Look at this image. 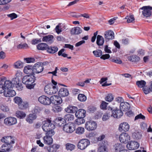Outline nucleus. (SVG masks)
Masks as SVG:
<instances>
[{"instance_id": "38", "label": "nucleus", "mask_w": 152, "mask_h": 152, "mask_svg": "<svg viewBox=\"0 0 152 152\" xmlns=\"http://www.w3.org/2000/svg\"><path fill=\"white\" fill-rule=\"evenodd\" d=\"M114 147L115 148V151L116 152L119 151V152L121 150H123L124 148V146L122 144L120 143H117L115 144L114 145Z\"/></svg>"}, {"instance_id": "9", "label": "nucleus", "mask_w": 152, "mask_h": 152, "mask_svg": "<svg viewBox=\"0 0 152 152\" xmlns=\"http://www.w3.org/2000/svg\"><path fill=\"white\" fill-rule=\"evenodd\" d=\"M38 100L41 104L45 105H49L52 102L49 97L45 95L40 96L38 99Z\"/></svg>"}, {"instance_id": "39", "label": "nucleus", "mask_w": 152, "mask_h": 152, "mask_svg": "<svg viewBox=\"0 0 152 152\" xmlns=\"http://www.w3.org/2000/svg\"><path fill=\"white\" fill-rule=\"evenodd\" d=\"M74 118L75 116L73 115L69 114L65 115L64 117L65 122L72 121L74 120Z\"/></svg>"}, {"instance_id": "11", "label": "nucleus", "mask_w": 152, "mask_h": 152, "mask_svg": "<svg viewBox=\"0 0 152 152\" xmlns=\"http://www.w3.org/2000/svg\"><path fill=\"white\" fill-rule=\"evenodd\" d=\"M140 146L139 144L135 141H131L126 145L127 148L129 150H134L138 148Z\"/></svg>"}, {"instance_id": "4", "label": "nucleus", "mask_w": 152, "mask_h": 152, "mask_svg": "<svg viewBox=\"0 0 152 152\" xmlns=\"http://www.w3.org/2000/svg\"><path fill=\"white\" fill-rule=\"evenodd\" d=\"M58 86H53L51 84L46 85L45 87L44 91L48 94L52 95L55 94L58 91Z\"/></svg>"}, {"instance_id": "17", "label": "nucleus", "mask_w": 152, "mask_h": 152, "mask_svg": "<svg viewBox=\"0 0 152 152\" xmlns=\"http://www.w3.org/2000/svg\"><path fill=\"white\" fill-rule=\"evenodd\" d=\"M83 30L79 27H75L70 30V33L72 35H79L82 33Z\"/></svg>"}, {"instance_id": "8", "label": "nucleus", "mask_w": 152, "mask_h": 152, "mask_svg": "<svg viewBox=\"0 0 152 152\" xmlns=\"http://www.w3.org/2000/svg\"><path fill=\"white\" fill-rule=\"evenodd\" d=\"M85 125V128L89 131L94 130L97 127V124L96 122L91 120L87 121Z\"/></svg>"}, {"instance_id": "47", "label": "nucleus", "mask_w": 152, "mask_h": 152, "mask_svg": "<svg viewBox=\"0 0 152 152\" xmlns=\"http://www.w3.org/2000/svg\"><path fill=\"white\" fill-rule=\"evenodd\" d=\"M66 148L67 150L72 151L75 148V145L73 144L67 143L66 145Z\"/></svg>"}, {"instance_id": "32", "label": "nucleus", "mask_w": 152, "mask_h": 152, "mask_svg": "<svg viewBox=\"0 0 152 152\" xmlns=\"http://www.w3.org/2000/svg\"><path fill=\"white\" fill-rule=\"evenodd\" d=\"M12 81L14 86H19V73L18 71L16 73L15 77L12 79Z\"/></svg>"}, {"instance_id": "23", "label": "nucleus", "mask_w": 152, "mask_h": 152, "mask_svg": "<svg viewBox=\"0 0 152 152\" xmlns=\"http://www.w3.org/2000/svg\"><path fill=\"white\" fill-rule=\"evenodd\" d=\"M56 124L59 127L64 126L66 122L64 118L59 117L56 118L55 120Z\"/></svg>"}, {"instance_id": "16", "label": "nucleus", "mask_w": 152, "mask_h": 152, "mask_svg": "<svg viewBox=\"0 0 152 152\" xmlns=\"http://www.w3.org/2000/svg\"><path fill=\"white\" fill-rule=\"evenodd\" d=\"M129 129V126L126 122H124L120 124L119 130L121 132H126L128 131Z\"/></svg>"}, {"instance_id": "35", "label": "nucleus", "mask_w": 152, "mask_h": 152, "mask_svg": "<svg viewBox=\"0 0 152 152\" xmlns=\"http://www.w3.org/2000/svg\"><path fill=\"white\" fill-rule=\"evenodd\" d=\"M128 59L132 62H137L140 60V58L135 55H132L128 57Z\"/></svg>"}, {"instance_id": "59", "label": "nucleus", "mask_w": 152, "mask_h": 152, "mask_svg": "<svg viewBox=\"0 0 152 152\" xmlns=\"http://www.w3.org/2000/svg\"><path fill=\"white\" fill-rule=\"evenodd\" d=\"M42 110L41 108L38 106H36L34 109V112L35 113H39Z\"/></svg>"}, {"instance_id": "2", "label": "nucleus", "mask_w": 152, "mask_h": 152, "mask_svg": "<svg viewBox=\"0 0 152 152\" xmlns=\"http://www.w3.org/2000/svg\"><path fill=\"white\" fill-rule=\"evenodd\" d=\"M108 111L110 113L111 117L115 118H119L122 116L123 115V111L117 107H109Z\"/></svg>"}, {"instance_id": "48", "label": "nucleus", "mask_w": 152, "mask_h": 152, "mask_svg": "<svg viewBox=\"0 0 152 152\" xmlns=\"http://www.w3.org/2000/svg\"><path fill=\"white\" fill-rule=\"evenodd\" d=\"M78 118L75 121L76 123L78 125H80L84 123L85 120L84 118Z\"/></svg>"}, {"instance_id": "12", "label": "nucleus", "mask_w": 152, "mask_h": 152, "mask_svg": "<svg viewBox=\"0 0 152 152\" xmlns=\"http://www.w3.org/2000/svg\"><path fill=\"white\" fill-rule=\"evenodd\" d=\"M17 122L16 118L12 117H7L5 118L4 120V123L6 125L10 126L15 124Z\"/></svg>"}, {"instance_id": "41", "label": "nucleus", "mask_w": 152, "mask_h": 152, "mask_svg": "<svg viewBox=\"0 0 152 152\" xmlns=\"http://www.w3.org/2000/svg\"><path fill=\"white\" fill-rule=\"evenodd\" d=\"M62 110V107L58 105H54L52 107V110L55 113H58L61 112Z\"/></svg>"}, {"instance_id": "64", "label": "nucleus", "mask_w": 152, "mask_h": 152, "mask_svg": "<svg viewBox=\"0 0 152 152\" xmlns=\"http://www.w3.org/2000/svg\"><path fill=\"white\" fill-rule=\"evenodd\" d=\"M110 57V55L109 54H105L101 56L100 58L105 60L109 58Z\"/></svg>"}, {"instance_id": "46", "label": "nucleus", "mask_w": 152, "mask_h": 152, "mask_svg": "<svg viewBox=\"0 0 152 152\" xmlns=\"http://www.w3.org/2000/svg\"><path fill=\"white\" fill-rule=\"evenodd\" d=\"M84 132V128L81 127H79L76 129L75 133L79 134H81Z\"/></svg>"}, {"instance_id": "57", "label": "nucleus", "mask_w": 152, "mask_h": 152, "mask_svg": "<svg viewBox=\"0 0 152 152\" xmlns=\"http://www.w3.org/2000/svg\"><path fill=\"white\" fill-rule=\"evenodd\" d=\"M107 104L108 103L104 101H102L100 106V108L103 110L106 109Z\"/></svg>"}, {"instance_id": "56", "label": "nucleus", "mask_w": 152, "mask_h": 152, "mask_svg": "<svg viewBox=\"0 0 152 152\" xmlns=\"http://www.w3.org/2000/svg\"><path fill=\"white\" fill-rule=\"evenodd\" d=\"M7 15L8 17L10 18V19L11 20L16 18L18 17L17 15L14 13L8 14Z\"/></svg>"}, {"instance_id": "27", "label": "nucleus", "mask_w": 152, "mask_h": 152, "mask_svg": "<svg viewBox=\"0 0 152 152\" xmlns=\"http://www.w3.org/2000/svg\"><path fill=\"white\" fill-rule=\"evenodd\" d=\"M60 96L54 95L51 97V98L53 97L52 102H53L54 104H58L62 103V100Z\"/></svg>"}, {"instance_id": "6", "label": "nucleus", "mask_w": 152, "mask_h": 152, "mask_svg": "<svg viewBox=\"0 0 152 152\" xmlns=\"http://www.w3.org/2000/svg\"><path fill=\"white\" fill-rule=\"evenodd\" d=\"M44 63L38 62L33 66V72L35 75V74L41 73L44 70L43 65Z\"/></svg>"}, {"instance_id": "63", "label": "nucleus", "mask_w": 152, "mask_h": 152, "mask_svg": "<svg viewBox=\"0 0 152 152\" xmlns=\"http://www.w3.org/2000/svg\"><path fill=\"white\" fill-rule=\"evenodd\" d=\"M111 59L112 61L115 63L120 64L122 63V61L120 59H115L114 58H111Z\"/></svg>"}, {"instance_id": "5", "label": "nucleus", "mask_w": 152, "mask_h": 152, "mask_svg": "<svg viewBox=\"0 0 152 152\" xmlns=\"http://www.w3.org/2000/svg\"><path fill=\"white\" fill-rule=\"evenodd\" d=\"M141 10L144 17L147 18L151 17L152 14V7L149 6H144L139 9L140 13Z\"/></svg>"}, {"instance_id": "37", "label": "nucleus", "mask_w": 152, "mask_h": 152, "mask_svg": "<svg viewBox=\"0 0 152 152\" xmlns=\"http://www.w3.org/2000/svg\"><path fill=\"white\" fill-rule=\"evenodd\" d=\"M146 82L144 80L137 81L136 82V84L138 87L140 88H142V89L147 87L146 86Z\"/></svg>"}, {"instance_id": "62", "label": "nucleus", "mask_w": 152, "mask_h": 152, "mask_svg": "<svg viewBox=\"0 0 152 152\" xmlns=\"http://www.w3.org/2000/svg\"><path fill=\"white\" fill-rule=\"evenodd\" d=\"M12 0H0V5H4L10 2Z\"/></svg>"}, {"instance_id": "22", "label": "nucleus", "mask_w": 152, "mask_h": 152, "mask_svg": "<svg viewBox=\"0 0 152 152\" xmlns=\"http://www.w3.org/2000/svg\"><path fill=\"white\" fill-rule=\"evenodd\" d=\"M4 94L6 97H13L16 95V93L15 91L11 89H6L4 91Z\"/></svg>"}, {"instance_id": "40", "label": "nucleus", "mask_w": 152, "mask_h": 152, "mask_svg": "<svg viewBox=\"0 0 152 152\" xmlns=\"http://www.w3.org/2000/svg\"><path fill=\"white\" fill-rule=\"evenodd\" d=\"M150 85L148 88L146 87L142 89L144 93L145 94H148L150 92H152V81L150 82Z\"/></svg>"}, {"instance_id": "10", "label": "nucleus", "mask_w": 152, "mask_h": 152, "mask_svg": "<svg viewBox=\"0 0 152 152\" xmlns=\"http://www.w3.org/2000/svg\"><path fill=\"white\" fill-rule=\"evenodd\" d=\"M63 129L66 133H71L75 130V126L72 123L66 124L64 125Z\"/></svg>"}, {"instance_id": "19", "label": "nucleus", "mask_w": 152, "mask_h": 152, "mask_svg": "<svg viewBox=\"0 0 152 152\" xmlns=\"http://www.w3.org/2000/svg\"><path fill=\"white\" fill-rule=\"evenodd\" d=\"M130 107V104L126 102H124L121 103L120 106V109L122 111H126L129 110Z\"/></svg>"}, {"instance_id": "60", "label": "nucleus", "mask_w": 152, "mask_h": 152, "mask_svg": "<svg viewBox=\"0 0 152 152\" xmlns=\"http://www.w3.org/2000/svg\"><path fill=\"white\" fill-rule=\"evenodd\" d=\"M24 60L26 61L27 63H30L31 62H34L35 61V59L34 58H24Z\"/></svg>"}, {"instance_id": "25", "label": "nucleus", "mask_w": 152, "mask_h": 152, "mask_svg": "<svg viewBox=\"0 0 152 152\" xmlns=\"http://www.w3.org/2000/svg\"><path fill=\"white\" fill-rule=\"evenodd\" d=\"M69 94V91L66 88H63L59 89L58 92L59 96L62 97L66 96Z\"/></svg>"}, {"instance_id": "26", "label": "nucleus", "mask_w": 152, "mask_h": 152, "mask_svg": "<svg viewBox=\"0 0 152 152\" xmlns=\"http://www.w3.org/2000/svg\"><path fill=\"white\" fill-rule=\"evenodd\" d=\"M78 110L77 108L73 106L69 105L65 108V111L68 113H76Z\"/></svg>"}, {"instance_id": "29", "label": "nucleus", "mask_w": 152, "mask_h": 152, "mask_svg": "<svg viewBox=\"0 0 152 152\" xmlns=\"http://www.w3.org/2000/svg\"><path fill=\"white\" fill-rule=\"evenodd\" d=\"M28 107V104L26 101H23L22 99L20 97V109L25 110Z\"/></svg>"}, {"instance_id": "7", "label": "nucleus", "mask_w": 152, "mask_h": 152, "mask_svg": "<svg viewBox=\"0 0 152 152\" xmlns=\"http://www.w3.org/2000/svg\"><path fill=\"white\" fill-rule=\"evenodd\" d=\"M90 144L89 140L86 139L80 140L78 142L77 146L78 148L81 150L85 149Z\"/></svg>"}, {"instance_id": "3", "label": "nucleus", "mask_w": 152, "mask_h": 152, "mask_svg": "<svg viewBox=\"0 0 152 152\" xmlns=\"http://www.w3.org/2000/svg\"><path fill=\"white\" fill-rule=\"evenodd\" d=\"M43 125L42 126V128L44 131H47L49 130L54 129L55 128V126L53 123L51 118H46V120L43 122Z\"/></svg>"}, {"instance_id": "34", "label": "nucleus", "mask_w": 152, "mask_h": 152, "mask_svg": "<svg viewBox=\"0 0 152 152\" xmlns=\"http://www.w3.org/2000/svg\"><path fill=\"white\" fill-rule=\"evenodd\" d=\"M104 42L103 37L101 36L98 35L97 37L96 44L99 46L102 45Z\"/></svg>"}, {"instance_id": "21", "label": "nucleus", "mask_w": 152, "mask_h": 152, "mask_svg": "<svg viewBox=\"0 0 152 152\" xmlns=\"http://www.w3.org/2000/svg\"><path fill=\"white\" fill-rule=\"evenodd\" d=\"M104 37L106 40H108L114 39V34L113 32L111 30L106 31L104 33Z\"/></svg>"}, {"instance_id": "52", "label": "nucleus", "mask_w": 152, "mask_h": 152, "mask_svg": "<svg viewBox=\"0 0 152 152\" xmlns=\"http://www.w3.org/2000/svg\"><path fill=\"white\" fill-rule=\"evenodd\" d=\"M125 19H127V22L128 23L132 22L134 20V15H131L129 16H127Z\"/></svg>"}, {"instance_id": "18", "label": "nucleus", "mask_w": 152, "mask_h": 152, "mask_svg": "<svg viewBox=\"0 0 152 152\" xmlns=\"http://www.w3.org/2000/svg\"><path fill=\"white\" fill-rule=\"evenodd\" d=\"M23 71L27 74L34 75L33 72V66L28 65L25 66L24 67Z\"/></svg>"}, {"instance_id": "28", "label": "nucleus", "mask_w": 152, "mask_h": 152, "mask_svg": "<svg viewBox=\"0 0 152 152\" xmlns=\"http://www.w3.org/2000/svg\"><path fill=\"white\" fill-rule=\"evenodd\" d=\"M3 84L5 90L11 89L14 86L12 81L9 80H5Z\"/></svg>"}, {"instance_id": "14", "label": "nucleus", "mask_w": 152, "mask_h": 152, "mask_svg": "<svg viewBox=\"0 0 152 152\" xmlns=\"http://www.w3.org/2000/svg\"><path fill=\"white\" fill-rule=\"evenodd\" d=\"M1 141L4 143L12 145L15 143L14 139L11 136H7L3 137L1 140Z\"/></svg>"}, {"instance_id": "43", "label": "nucleus", "mask_w": 152, "mask_h": 152, "mask_svg": "<svg viewBox=\"0 0 152 152\" xmlns=\"http://www.w3.org/2000/svg\"><path fill=\"white\" fill-rule=\"evenodd\" d=\"M77 98L80 102H85L87 99L86 96L84 94H81L78 95Z\"/></svg>"}, {"instance_id": "44", "label": "nucleus", "mask_w": 152, "mask_h": 152, "mask_svg": "<svg viewBox=\"0 0 152 152\" xmlns=\"http://www.w3.org/2000/svg\"><path fill=\"white\" fill-rule=\"evenodd\" d=\"M0 109L3 112H7L9 110L8 107L5 104H0Z\"/></svg>"}, {"instance_id": "51", "label": "nucleus", "mask_w": 152, "mask_h": 152, "mask_svg": "<svg viewBox=\"0 0 152 152\" xmlns=\"http://www.w3.org/2000/svg\"><path fill=\"white\" fill-rule=\"evenodd\" d=\"M53 130L54 129L49 130L47 131H45L46 132L45 133L46 135L52 137L53 136L55 133Z\"/></svg>"}, {"instance_id": "61", "label": "nucleus", "mask_w": 152, "mask_h": 152, "mask_svg": "<svg viewBox=\"0 0 152 152\" xmlns=\"http://www.w3.org/2000/svg\"><path fill=\"white\" fill-rule=\"evenodd\" d=\"M21 42V44H20V49H26L28 48V46L27 44L24 43L22 44V42Z\"/></svg>"}, {"instance_id": "49", "label": "nucleus", "mask_w": 152, "mask_h": 152, "mask_svg": "<svg viewBox=\"0 0 152 152\" xmlns=\"http://www.w3.org/2000/svg\"><path fill=\"white\" fill-rule=\"evenodd\" d=\"M111 116L110 113L109 111H108L107 113H105L103 115L102 117V120L103 121H106L109 119V118Z\"/></svg>"}, {"instance_id": "50", "label": "nucleus", "mask_w": 152, "mask_h": 152, "mask_svg": "<svg viewBox=\"0 0 152 152\" xmlns=\"http://www.w3.org/2000/svg\"><path fill=\"white\" fill-rule=\"evenodd\" d=\"M114 99V97L112 94H107L105 98V100L106 101L110 102L112 101Z\"/></svg>"}, {"instance_id": "54", "label": "nucleus", "mask_w": 152, "mask_h": 152, "mask_svg": "<svg viewBox=\"0 0 152 152\" xmlns=\"http://www.w3.org/2000/svg\"><path fill=\"white\" fill-rule=\"evenodd\" d=\"M64 48L61 49L59 51L58 53V55L59 56H61L64 57H66L68 56V54L65 53H63L64 51Z\"/></svg>"}, {"instance_id": "13", "label": "nucleus", "mask_w": 152, "mask_h": 152, "mask_svg": "<svg viewBox=\"0 0 152 152\" xmlns=\"http://www.w3.org/2000/svg\"><path fill=\"white\" fill-rule=\"evenodd\" d=\"M119 139L121 142L126 143L130 140V137L127 133H123L120 135Z\"/></svg>"}, {"instance_id": "42", "label": "nucleus", "mask_w": 152, "mask_h": 152, "mask_svg": "<svg viewBox=\"0 0 152 152\" xmlns=\"http://www.w3.org/2000/svg\"><path fill=\"white\" fill-rule=\"evenodd\" d=\"M53 38V37L52 35L46 36L43 37L42 40L43 42H50L52 41Z\"/></svg>"}, {"instance_id": "20", "label": "nucleus", "mask_w": 152, "mask_h": 152, "mask_svg": "<svg viewBox=\"0 0 152 152\" xmlns=\"http://www.w3.org/2000/svg\"><path fill=\"white\" fill-rule=\"evenodd\" d=\"M107 142L104 141H102L101 143L100 144L98 148V152H107Z\"/></svg>"}, {"instance_id": "15", "label": "nucleus", "mask_w": 152, "mask_h": 152, "mask_svg": "<svg viewBox=\"0 0 152 152\" xmlns=\"http://www.w3.org/2000/svg\"><path fill=\"white\" fill-rule=\"evenodd\" d=\"M12 145L4 143L1 148V150H0V152H9L12 150Z\"/></svg>"}, {"instance_id": "45", "label": "nucleus", "mask_w": 152, "mask_h": 152, "mask_svg": "<svg viewBox=\"0 0 152 152\" xmlns=\"http://www.w3.org/2000/svg\"><path fill=\"white\" fill-rule=\"evenodd\" d=\"M94 56L96 57H99L101 56L102 54V52L100 50L97 49L94 51L93 52Z\"/></svg>"}, {"instance_id": "55", "label": "nucleus", "mask_w": 152, "mask_h": 152, "mask_svg": "<svg viewBox=\"0 0 152 152\" xmlns=\"http://www.w3.org/2000/svg\"><path fill=\"white\" fill-rule=\"evenodd\" d=\"M96 110V107L93 105H90L88 107V110L91 113L95 112Z\"/></svg>"}, {"instance_id": "30", "label": "nucleus", "mask_w": 152, "mask_h": 152, "mask_svg": "<svg viewBox=\"0 0 152 152\" xmlns=\"http://www.w3.org/2000/svg\"><path fill=\"white\" fill-rule=\"evenodd\" d=\"M37 118V116L34 113L30 114L26 118V121L29 124L33 123V121Z\"/></svg>"}, {"instance_id": "1", "label": "nucleus", "mask_w": 152, "mask_h": 152, "mask_svg": "<svg viewBox=\"0 0 152 152\" xmlns=\"http://www.w3.org/2000/svg\"><path fill=\"white\" fill-rule=\"evenodd\" d=\"M36 80V77L34 75H28L23 77L22 82L26 85V88L28 89L33 88L35 83H34Z\"/></svg>"}, {"instance_id": "33", "label": "nucleus", "mask_w": 152, "mask_h": 152, "mask_svg": "<svg viewBox=\"0 0 152 152\" xmlns=\"http://www.w3.org/2000/svg\"><path fill=\"white\" fill-rule=\"evenodd\" d=\"M58 50V48L57 46H48L47 52L49 53L53 54L56 53Z\"/></svg>"}, {"instance_id": "36", "label": "nucleus", "mask_w": 152, "mask_h": 152, "mask_svg": "<svg viewBox=\"0 0 152 152\" xmlns=\"http://www.w3.org/2000/svg\"><path fill=\"white\" fill-rule=\"evenodd\" d=\"M44 142L45 144L50 145L52 143L53 140L51 137L46 136L43 138Z\"/></svg>"}, {"instance_id": "53", "label": "nucleus", "mask_w": 152, "mask_h": 152, "mask_svg": "<svg viewBox=\"0 0 152 152\" xmlns=\"http://www.w3.org/2000/svg\"><path fill=\"white\" fill-rule=\"evenodd\" d=\"M45 148H46L48 152H56V149L52 145V146H45Z\"/></svg>"}, {"instance_id": "58", "label": "nucleus", "mask_w": 152, "mask_h": 152, "mask_svg": "<svg viewBox=\"0 0 152 152\" xmlns=\"http://www.w3.org/2000/svg\"><path fill=\"white\" fill-rule=\"evenodd\" d=\"M139 119H141L143 120H145V117L144 115H142L141 113H140L135 117L134 120H136Z\"/></svg>"}, {"instance_id": "24", "label": "nucleus", "mask_w": 152, "mask_h": 152, "mask_svg": "<svg viewBox=\"0 0 152 152\" xmlns=\"http://www.w3.org/2000/svg\"><path fill=\"white\" fill-rule=\"evenodd\" d=\"M86 113L85 110L82 109H80L75 113V115L77 118H84L86 116Z\"/></svg>"}, {"instance_id": "31", "label": "nucleus", "mask_w": 152, "mask_h": 152, "mask_svg": "<svg viewBox=\"0 0 152 152\" xmlns=\"http://www.w3.org/2000/svg\"><path fill=\"white\" fill-rule=\"evenodd\" d=\"M48 47V45L47 44L44 43H41L39 44L37 46V49L39 50H46Z\"/></svg>"}]
</instances>
